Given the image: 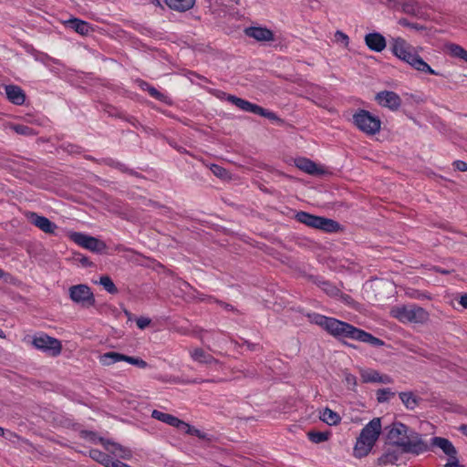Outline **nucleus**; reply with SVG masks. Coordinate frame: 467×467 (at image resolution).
Returning <instances> with one entry per match:
<instances>
[{"mask_svg": "<svg viewBox=\"0 0 467 467\" xmlns=\"http://www.w3.org/2000/svg\"><path fill=\"white\" fill-rule=\"evenodd\" d=\"M390 316L401 323L423 324L429 319L428 312L416 305L393 306Z\"/></svg>", "mask_w": 467, "mask_h": 467, "instance_id": "5", "label": "nucleus"}, {"mask_svg": "<svg viewBox=\"0 0 467 467\" xmlns=\"http://www.w3.org/2000/svg\"><path fill=\"white\" fill-rule=\"evenodd\" d=\"M189 353L192 360L199 363L209 364L214 361V358L209 353L199 348L190 349Z\"/></svg>", "mask_w": 467, "mask_h": 467, "instance_id": "26", "label": "nucleus"}, {"mask_svg": "<svg viewBox=\"0 0 467 467\" xmlns=\"http://www.w3.org/2000/svg\"><path fill=\"white\" fill-rule=\"evenodd\" d=\"M323 289L330 296H336L337 294V289L326 282L323 283Z\"/></svg>", "mask_w": 467, "mask_h": 467, "instance_id": "41", "label": "nucleus"}, {"mask_svg": "<svg viewBox=\"0 0 467 467\" xmlns=\"http://www.w3.org/2000/svg\"><path fill=\"white\" fill-rule=\"evenodd\" d=\"M453 165H454L455 169H457L458 171H467V163L465 161H454Z\"/></svg>", "mask_w": 467, "mask_h": 467, "instance_id": "43", "label": "nucleus"}, {"mask_svg": "<svg viewBox=\"0 0 467 467\" xmlns=\"http://www.w3.org/2000/svg\"><path fill=\"white\" fill-rule=\"evenodd\" d=\"M319 418L322 421L330 426L337 425L341 420V417L339 416V414H337V412L333 411L328 408H326L320 412Z\"/></svg>", "mask_w": 467, "mask_h": 467, "instance_id": "28", "label": "nucleus"}, {"mask_svg": "<svg viewBox=\"0 0 467 467\" xmlns=\"http://www.w3.org/2000/svg\"><path fill=\"white\" fill-rule=\"evenodd\" d=\"M32 344L36 348L53 357L58 356L62 350L61 342L58 339L51 337L46 334H39L33 337Z\"/></svg>", "mask_w": 467, "mask_h": 467, "instance_id": "9", "label": "nucleus"}, {"mask_svg": "<svg viewBox=\"0 0 467 467\" xmlns=\"http://www.w3.org/2000/svg\"><path fill=\"white\" fill-rule=\"evenodd\" d=\"M70 299L78 305L93 306L95 303L94 295L87 285H76L69 287Z\"/></svg>", "mask_w": 467, "mask_h": 467, "instance_id": "10", "label": "nucleus"}, {"mask_svg": "<svg viewBox=\"0 0 467 467\" xmlns=\"http://www.w3.org/2000/svg\"><path fill=\"white\" fill-rule=\"evenodd\" d=\"M400 398L409 410H414L418 406L419 400L412 392H400Z\"/></svg>", "mask_w": 467, "mask_h": 467, "instance_id": "29", "label": "nucleus"}, {"mask_svg": "<svg viewBox=\"0 0 467 467\" xmlns=\"http://www.w3.org/2000/svg\"><path fill=\"white\" fill-rule=\"evenodd\" d=\"M150 323V319L148 317H140L137 319L136 324L140 329H144L147 327Z\"/></svg>", "mask_w": 467, "mask_h": 467, "instance_id": "42", "label": "nucleus"}, {"mask_svg": "<svg viewBox=\"0 0 467 467\" xmlns=\"http://www.w3.org/2000/svg\"><path fill=\"white\" fill-rule=\"evenodd\" d=\"M151 416H152V418H154L158 420L165 422L171 426L177 427L178 429H180L185 432L190 431L191 427L189 424L183 422L182 420H179L178 418H176L171 414L164 413L160 410H152Z\"/></svg>", "mask_w": 467, "mask_h": 467, "instance_id": "13", "label": "nucleus"}, {"mask_svg": "<svg viewBox=\"0 0 467 467\" xmlns=\"http://www.w3.org/2000/svg\"><path fill=\"white\" fill-rule=\"evenodd\" d=\"M5 94L9 101L13 104L22 105L25 102L26 95L22 88L17 86H5Z\"/></svg>", "mask_w": 467, "mask_h": 467, "instance_id": "19", "label": "nucleus"}, {"mask_svg": "<svg viewBox=\"0 0 467 467\" xmlns=\"http://www.w3.org/2000/svg\"><path fill=\"white\" fill-rule=\"evenodd\" d=\"M389 47L394 57L409 65L414 70L435 76L441 75L439 72L432 69L431 67L420 57V52L422 48L412 46L403 37H391L389 39Z\"/></svg>", "mask_w": 467, "mask_h": 467, "instance_id": "2", "label": "nucleus"}, {"mask_svg": "<svg viewBox=\"0 0 467 467\" xmlns=\"http://www.w3.org/2000/svg\"><path fill=\"white\" fill-rule=\"evenodd\" d=\"M360 377L364 383H393V379L390 376L387 374H380L379 371L372 368L360 369Z\"/></svg>", "mask_w": 467, "mask_h": 467, "instance_id": "12", "label": "nucleus"}, {"mask_svg": "<svg viewBox=\"0 0 467 467\" xmlns=\"http://www.w3.org/2000/svg\"><path fill=\"white\" fill-rule=\"evenodd\" d=\"M26 217L31 222V223H33L44 233L53 234L57 229V225L53 223L48 218L38 215L36 213H26Z\"/></svg>", "mask_w": 467, "mask_h": 467, "instance_id": "15", "label": "nucleus"}, {"mask_svg": "<svg viewBox=\"0 0 467 467\" xmlns=\"http://www.w3.org/2000/svg\"><path fill=\"white\" fill-rule=\"evenodd\" d=\"M377 103L391 110H397L401 105L400 97L393 91H380L375 96Z\"/></svg>", "mask_w": 467, "mask_h": 467, "instance_id": "11", "label": "nucleus"}, {"mask_svg": "<svg viewBox=\"0 0 467 467\" xmlns=\"http://www.w3.org/2000/svg\"><path fill=\"white\" fill-rule=\"evenodd\" d=\"M5 337V335L2 329H0V338Z\"/></svg>", "mask_w": 467, "mask_h": 467, "instance_id": "46", "label": "nucleus"}, {"mask_svg": "<svg viewBox=\"0 0 467 467\" xmlns=\"http://www.w3.org/2000/svg\"><path fill=\"white\" fill-rule=\"evenodd\" d=\"M211 171L217 177L221 178V179H224V178H227L228 177V171L219 166V165H216V164H213L211 166Z\"/></svg>", "mask_w": 467, "mask_h": 467, "instance_id": "36", "label": "nucleus"}, {"mask_svg": "<svg viewBox=\"0 0 467 467\" xmlns=\"http://www.w3.org/2000/svg\"><path fill=\"white\" fill-rule=\"evenodd\" d=\"M103 444L106 450L113 453L116 457H119L126 460L131 458V451L128 448H125L119 444L110 441L103 442Z\"/></svg>", "mask_w": 467, "mask_h": 467, "instance_id": "20", "label": "nucleus"}, {"mask_svg": "<svg viewBox=\"0 0 467 467\" xmlns=\"http://www.w3.org/2000/svg\"><path fill=\"white\" fill-rule=\"evenodd\" d=\"M308 438L311 441L315 443H320L326 441L328 439V434L326 432H309Z\"/></svg>", "mask_w": 467, "mask_h": 467, "instance_id": "35", "label": "nucleus"}, {"mask_svg": "<svg viewBox=\"0 0 467 467\" xmlns=\"http://www.w3.org/2000/svg\"><path fill=\"white\" fill-rule=\"evenodd\" d=\"M81 262H82L83 264H86V263L88 262V259L85 257V258H83V259L81 260Z\"/></svg>", "mask_w": 467, "mask_h": 467, "instance_id": "48", "label": "nucleus"}, {"mask_svg": "<svg viewBox=\"0 0 467 467\" xmlns=\"http://www.w3.org/2000/svg\"><path fill=\"white\" fill-rule=\"evenodd\" d=\"M448 49L452 57L462 58L467 62V51L463 47L456 44H451L448 47Z\"/></svg>", "mask_w": 467, "mask_h": 467, "instance_id": "30", "label": "nucleus"}, {"mask_svg": "<svg viewBox=\"0 0 467 467\" xmlns=\"http://www.w3.org/2000/svg\"><path fill=\"white\" fill-rule=\"evenodd\" d=\"M364 41L368 49L374 52H382L387 47L385 36L379 32L367 34Z\"/></svg>", "mask_w": 467, "mask_h": 467, "instance_id": "14", "label": "nucleus"}, {"mask_svg": "<svg viewBox=\"0 0 467 467\" xmlns=\"http://www.w3.org/2000/svg\"><path fill=\"white\" fill-rule=\"evenodd\" d=\"M124 360V355L118 352H106L99 357V361L102 366H111L117 362Z\"/></svg>", "mask_w": 467, "mask_h": 467, "instance_id": "23", "label": "nucleus"}, {"mask_svg": "<svg viewBox=\"0 0 467 467\" xmlns=\"http://www.w3.org/2000/svg\"><path fill=\"white\" fill-rule=\"evenodd\" d=\"M141 88L143 89H147L153 98L162 99L163 95L161 94L155 88L150 87L147 83H142Z\"/></svg>", "mask_w": 467, "mask_h": 467, "instance_id": "40", "label": "nucleus"}, {"mask_svg": "<svg viewBox=\"0 0 467 467\" xmlns=\"http://www.w3.org/2000/svg\"><path fill=\"white\" fill-rule=\"evenodd\" d=\"M431 441L432 445L439 447L449 457H453V455L457 454L455 447L449 440L441 437H434Z\"/></svg>", "mask_w": 467, "mask_h": 467, "instance_id": "21", "label": "nucleus"}, {"mask_svg": "<svg viewBox=\"0 0 467 467\" xmlns=\"http://www.w3.org/2000/svg\"><path fill=\"white\" fill-rule=\"evenodd\" d=\"M226 99L244 111L254 114L255 110H258L256 104H253L245 99L237 98L235 96L228 95Z\"/></svg>", "mask_w": 467, "mask_h": 467, "instance_id": "22", "label": "nucleus"}, {"mask_svg": "<svg viewBox=\"0 0 467 467\" xmlns=\"http://www.w3.org/2000/svg\"><path fill=\"white\" fill-rule=\"evenodd\" d=\"M125 362L129 363V364H131V365H134L138 368H146L148 367V364L146 361H144L143 359L140 358H135V357H130V356H126L124 355V360Z\"/></svg>", "mask_w": 467, "mask_h": 467, "instance_id": "34", "label": "nucleus"}, {"mask_svg": "<svg viewBox=\"0 0 467 467\" xmlns=\"http://www.w3.org/2000/svg\"><path fill=\"white\" fill-rule=\"evenodd\" d=\"M377 400L379 403L389 401L392 397H394L395 393L391 391L390 389H380L377 391Z\"/></svg>", "mask_w": 467, "mask_h": 467, "instance_id": "32", "label": "nucleus"}, {"mask_svg": "<svg viewBox=\"0 0 467 467\" xmlns=\"http://www.w3.org/2000/svg\"><path fill=\"white\" fill-rule=\"evenodd\" d=\"M382 431L380 418H373L361 430L353 448V455L356 458L367 456L376 444Z\"/></svg>", "mask_w": 467, "mask_h": 467, "instance_id": "4", "label": "nucleus"}, {"mask_svg": "<svg viewBox=\"0 0 467 467\" xmlns=\"http://www.w3.org/2000/svg\"><path fill=\"white\" fill-rule=\"evenodd\" d=\"M344 375H345L344 380H345L347 386L349 389H354L357 386V378L348 372H345Z\"/></svg>", "mask_w": 467, "mask_h": 467, "instance_id": "39", "label": "nucleus"}, {"mask_svg": "<svg viewBox=\"0 0 467 467\" xmlns=\"http://www.w3.org/2000/svg\"><path fill=\"white\" fill-rule=\"evenodd\" d=\"M11 129L18 134L32 135V130L26 125H13Z\"/></svg>", "mask_w": 467, "mask_h": 467, "instance_id": "38", "label": "nucleus"}, {"mask_svg": "<svg viewBox=\"0 0 467 467\" xmlns=\"http://www.w3.org/2000/svg\"><path fill=\"white\" fill-rule=\"evenodd\" d=\"M120 467H130V466L125 464V465H120Z\"/></svg>", "mask_w": 467, "mask_h": 467, "instance_id": "50", "label": "nucleus"}, {"mask_svg": "<svg viewBox=\"0 0 467 467\" xmlns=\"http://www.w3.org/2000/svg\"><path fill=\"white\" fill-rule=\"evenodd\" d=\"M295 164L299 170L311 175L322 174L324 172L322 168L318 167L314 161L306 158L296 159Z\"/></svg>", "mask_w": 467, "mask_h": 467, "instance_id": "17", "label": "nucleus"}, {"mask_svg": "<svg viewBox=\"0 0 467 467\" xmlns=\"http://www.w3.org/2000/svg\"><path fill=\"white\" fill-rule=\"evenodd\" d=\"M165 2L171 9L185 12L194 5L195 0H165Z\"/></svg>", "mask_w": 467, "mask_h": 467, "instance_id": "24", "label": "nucleus"}, {"mask_svg": "<svg viewBox=\"0 0 467 467\" xmlns=\"http://www.w3.org/2000/svg\"><path fill=\"white\" fill-rule=\"evenodd\" d=\"M99 284L105 288L106 291H108L110 294H114L117 292V288L113 281L108 275L101 276L99 279Z\"/></svg>", "mask_w": 467, "mask_h": 467, "instance_id": "33", "label": "nucleus"}, {"mask_svg": "<svg viewBox=\"0 0 467 467\" xmlns=\"http://www.w3.org/2000/svg\"><path fill=\"white\" fill-rule=\"evenodd\" d=\"M68 237L78 245L93 253H102L107 247L104 242L83 233L70 232Z\"/></svg>", "mask_w": 467, "mask_h": 467, "instance_id": "8", "label": "nucleus"}, {"mask_svg": "<svg viewBox=\"0 0 467 467\" xmlns=\"http://www.w3.org/2000/svg\"><path fill=\"white\" fill-rule=\"evenodd\" d=\"M308 317L311 323L321 327L335 337L350 338L372 346L383 345V342L378 337L348 323L317 313L309 314Z\"/></svg>", "mask_w": 467, "mask_h": 467, "instance_id": "1", "label": "nucleus"}, {"mask_svg": "<svg viewBox=\"0 0 467 467\" xmlns=\"http://www.w3.org/2000/svg\"><path fill=\"white\" fill-rule=\"evenodd\" d=\"M445 467H460L456 455L450 457L449 462L446 463Z\"/></svg>", "mask_w": 467, "mask_h": 467, "instance_id": "44", "label": "nucleus"}, {"mask_svg": "<svg viewBox=\"0 0 467 467\" xmlns=\"http://www.w3.org/2000/svg\"><path fill=\"white\" fill-rule=\"evenodd\" d=\"M334 40L337 44L340 45L344 48H348L349 47V37L344 32L337 30L334 35Z\"/></svg>", "mask_w": 467, "mask_h": 467, "instance_id": "31", "label": "nucleus"}, {"mask_svg": "<svg viewBox=\"0 0 467 467\" xmlns=\"http://www.w3.org/2000/svg\"><path fill=\"white\" fill-rule=\"evenodd\" d=\"M388 438L390 442L400 447L404 452L420 454L428 449L420 435L401 422L392 424Z\"/></svg>", "mask_w": 467, "mask_h": 467, "instance_id": "3", "label": "nucleus"}, {"mask_svg": "<svg viewBox=\"0 0 467 467\" xmlns=\"http://www.w3.org/2000/svg\"><path fill=\"white\" fill-rule=\"evenodd\" d=\"M296 219L306 226L320 229L328 233L337 232L339 229V224L336 221L317 216L306 212H298L296 214Z\"/></svg>", "mask_w": 467, "mask_h": 467, "instance_id": "7", "label": "nucleus"}, {"mask_svg": "<svg viewBox=\"0 0 467 467\" xmlns=\"http://www.w3.org/2000/svg\"><path fill=\"white\" fill-rule=\"evenodd\" d=\"M257 109H258V110H255L254 114L265 117V118H267L269 119H273V120L277 119L276 115L273 111L265 109L258 105H257Z\"/></svg>", "mask_w": 467, "mask_h": 467, "instance_id": "37", "label": "nucleus"}, {"mask_svg": "<svg viewBox=\"0 0 467 467\" xmlns=\"http://www.w3.org/2000/svg\"><path fill=\"white\" fill-rule=\"evenodd\" d=\"M355 126L367 135H375L380 131L379 118L368 110L359 109L353 115Z\"/></svg>", "mask_w": 467, "mask_h": 467, "instance_id": "6", "label": "nucleus"}, {"mask_svg": "<svg viewBox=\"0 0 467 467\" xmlns=\"http://www.w3.org/2000/svg\"><path fill=\"white\" fill-rule=\"evenodd\" d=\"M460 304L464 307L467 308V293L462 295L460 299Z\"/></svg>", "mask_w": 467, "mask_h": 467, "instance_id": "45", "label": "nucleus"}, {"mask_svg": "<svg viewBox=\"0 0 467 467\" xmlns=\"http://www.w3.org/2000/svg\"><path fill=\"white\" fill-rule=\"evenodd\" d=\"M66 24L80 35H88L91 30L88 23L78 18H71L66 21Z\"/></svg>", "mask_w": 467, "mask_h": 467, "instance_id": "25", "label": "nucleus"}, {"mask_svg": "<svg viewBox=\"0 0 467 467\" xmlns=\"http://www.w3.org/2000/svg\"><path fill=\"white\" fill-rule=\"evenodd\" d=\"M89 454L92 459L102 463L106 467H120V465L126 464L119 461L113 460L108 454L98 450H91Z\"/></svg>", "mask_w": 467, "mask_h": 467, "instance_id": "18", "label": "nucleus"}, {"mask_svg": "<svg viewBox=\"0 0 467 467\" xmlns=\"http://www.w3.org/2000/svg\"><path fill=\"white\" fill-rule=\"evenodd\" d=\"M4 434V429L0 427V436Z\"/></svg>", "mask_w": 467, "mask_h": 467, "instance_id": "49", "label": "nucleus"}, {"mask_svg": "<svg viewBox=\"0 0 467 467\" xmlns=\"http://www.w3.org/2000/svg\"><path fill=\"white\" fill-rule=\"evenodd\" d=\"M400 451L397 449L387 450L379 459V465L394 464L400 459Z\"/></svg>", "mask_w": 467, "mask_h": 467, "instance_id": "27", "label": "nucleus"}, {"mask_svg": "<svg viewBox=\"0 0 467 467\" xmlns=\"http://www.w3.org/2000/svg\"><path fill=\"white\" fill-rule=\"evenodd\" d=\"M245 34L257 41L268 42L274 40V34L265 27H249L245 30Z\"/></svg>", "mask_w": 467, "mask_h": 467, "instance_id": "16", "label": "nucleus"}, {"mask_svg": "<svg viewBox=\"0 0 467 467\" xmlns=\"http://www.w3.org/2000/svg\"><path fill=\"white\" fill-rule=\"evenodd\" d=\"M4 271L0 268V278H2L4 276Z\"/></svg>", "mask_w": 467, "mask_h": 467, "instance_id": "47", "label": "nucleus"}]
</instances>
